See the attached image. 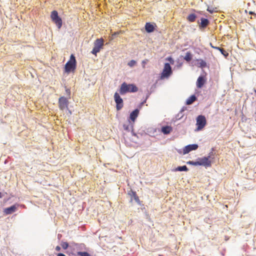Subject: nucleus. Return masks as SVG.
Wrapping results in <instances>:
<instances>
[{"label":"nucleus","mask_w":256,"mask_h":256,"mask_svg":"<svg viewBox=\"0 0 256 256\" xmlns=\"http://www.w3.org/2000/svg\"><path fill=\"white\" fill-rule=\"evenodd\" d=\"M138 90V88L134 84H127L126 82H123L120 89V93L121 94H124L127 92H134Z\"/></svg>","instance_id":"nucleus-1"},{"label":"nucleus","mask_w":256,"mask_h":256,"mask_svg":"<svg viewBox=\"0 0 256 256\" xmlns=\"http://www.w3.org/2000/svg\"><path fill=\"white\" fill-rule=\"evenodd\" d=\"M214 155L213 152H211L209 153L208 156H204L198 159L199 166H202L206 168L210 167L212 166V161L211 159H213L212 156Z\"/></svg>","instance_id":"nucleus-2"},{"label":"nucleus","mask_w":256,"mask_h":256,"mask_svg":"<svg viewBox=\"0 0 256 256\" xmlns=\"http://www.w3.org/2000/svg\"><path fill=\"white\" fill-rule=\"evenodd\" d=\"M76 60L74 54H71L70 60L65 65V71L66 72L74 70L76 68Z\"/></svg>","instance_id":"nucleus-3"},{"label":"nucleus","mask_w":256,"mask_h":256,"mask_svg":"<svg viewBox=\"0 0 256 256\" xmlns=\"http://www.w3.org/2000/svg\"><path fill=\"white\" fill-rule=\"evenodd\" d=\"M50 18L56 24L58 28H60L62 26V20L58 16L56 10H53L51 12Z\"/></svg>","instance_id":"nucleus-4"},{"label":"nucleus","mask_w":256,"mask_h":256,"mask_svg":"<svg viewBox=\"0 0 256 256\" xmlns=\"http://www.w3.org/2000/svg\"><path fill=\"white\" fill-rule=\"evenodd\" d=\"M104 46V40L102 38L97 39L94 42V47L92 51V53L96 55V54Z\"/></svg>","instance_id":"nucleus-5"},{"label":"nucleus","mask_w":256,"mask_h":256,"mask_svg":"<svg viewBox=\"0 0 256 256\" xmlns=\"http://www.w3.org/2000/svg\"><path fill=\"white\" fill-rule=\"evenodd\" d=\"M172 74V68L168 63H166L162 72L160 74L161 79L168 78Z\"/></svg>","instance_id":"nucleus-6"},{"label":"nucleus","mask_w":256,"mask_h":256,"mask_svg":"<svg viewBox=\"0 0 256 256\" xmlns=\"http://www.w3.org/2000/svg\"><path fill=\"white\" fill-rule=\"evenodd\" d=\"M206 121L204 116L200 115L198 116L196 118V126L197 130H202L206 125Z\"/></svg>","instance_id":"nucleus-7"},{"label":"nucleus","mask_w":256,"mask_h":256,"mask_svg":"<svg viewBox=\"0 0 256 256\" xmlns=\"http://www.w3.org/2000/svg\"><path fill=\"white\" fill-rule=\"evenodd\" d=\"M58 107L60 110L68 109V99L64 96H61L58 99Z\"/></svg>","instance_id":"nucleus-8"},{"label":"nucleus","mask_w":256,"mask_h":256,"mask_svg":"<svg viewBox=\"0 0 256 256\" xmlns=\"http://www.w3.org/2000/svg\"><path fill=\"white\" fill-rule=\"evenodd\" d=\"M114 99L116 103V108L117 110H120L124 106L123 100L116 92L114 94Z\"/></svg>","instance_id":"nucleus-9"},{"label":"nucleus","mask_w":256,"mask_h":256,"mask_svg":"<svg viewBox=\"0 0 256 256\" xmlns=\"http://www.w3.org/2000/svg\"><path fill=\"white\" fill-rule=\"evenodd\" d=\"M206 78L205 76H200L196 81V86L198 88H202L206 82Z\"/></svg>","instance_id":"nucleus-10"},{"label":"nucleus","mask_w":256,"mask_h":256,"mask_svg":"<svg viewBox=\"0 0 256 256\" xmlns=\"http://www.w3.org/2000/svg\"><path fill=\"white\" fill-rule=\"evenodd\" d=\"M198 148V145L196 144H189L183 149V153L184 154H188L192 150H196Z\"/></svg>","instance_id":"nucleus-11"},{"label":"nucleus","mask_w":256,"mask_h":256,"mask_svg":"<svg viewBox=\"0 0 256 256\" xmlns=\"http://www.w3.org/2000/svg\"><path fill=\"white\" fill-rule=\"evenodd\" d=\"M128 194L131 197L130 199V202L132 201V198L138 204H140V201L139 199L138 196H137L136 193V192L130 190L128 192Z\"/></svg>","instance_id":"nucleus-12"},{"label":"nucleus","mask_w":256,"mask_h":256,"mask_svg":"<svg viewBox=\"0 0 256 256\" xmlns=\"http://www.w3.org/2000/svg\"><path fill=\"white\" fill-rule=\"evenodd\" d=\"M200 28H206L210 24L209 20L205 18L200 19V22H198Z\"/></svg>","instance_id":"nucleus-13"},{"label":"nucleus","mask_w":256,"mask_h":256,"mask_svg":"<svg viewBox=\"0 0 256 256\" xmlns=\"http://www.w3.org/2000/svg\"><path fill=\"white\" fill-rule=\"evenodd\" d=\"M16 209H17L16 206L15 205H14L10 207L6 208L4 210V212L6 214H11L12 212H14L16 210Z\"/></svg>","instance_id":"nucleus-14"},{"label":"nucleus","mask_w":256,"mask_h":256,"mask_svg":"<svg viewBox=\"0 0 256 256\" xmlns=\"http://www.w3.org/2000/svg\"><path fill=\"white\" fill-rule=\"evenodd\" d=\"M139 114V110L138 109H136L134 111H132L130 116V118L134 122L138 116Z\"/></svg>","instance_id":"nucleus-15"},{"label":"nucleus","mask_w":256,"mask_h":256,"mask_svg":"<svg viewBox=\"0 0 256 256\" xmlns=\"http://www.w3.org/2000/svg\"><path fill=\"white\" fill-rule=\"evenodd\" d=\"M172 130V128L171 126H164L162 128L161 131L162 132L165 134H170Z\"/></svg>","instance_id":"nucleus-16"},{"label":"nucleus","mask_w":256,"mask_h":256,"mask_svg":"<svg viewBox=\"0 0 256 256\" xmlns=\"http://www.w3.org/2000/svg\"><path fill=\"white\" fill-rule=\"evenodd\" d=\"M145 28L148 32H152L154 30V26L153 24L150 22H146L145 25Z\"/></svg>","instance_id":"nucleus-17"},{"label":"nucleus","mask_w":256,"mask_h":256,"mask_svg":"<svg viewBox=\"0 0 256 256\" xmlns=\"http://www.w3.org/2000/svg\"><path fill=\"white\" fill-rule=\"evenodd\" d=\"M197 64L196 65L201 68H204L206 67V62L204 60H203L200 59V60H196Z\"/></svg>","instance_id":"nucleus-18"},{"label":"nucleus","mask_w":256,"mask_h":256,"mask_svg":"<svg viewBox=\"0 0 256 256\" xmlns=\"http://www.w3.org/2000/svg\"><path fill=\"white\" fill-rule=\"evenodd\" d=\"M196 18V16L194 14H191L188 16L187 20L190 22H194L195 21Z\"/></svg>","instance_id":"nucleus-19"},{"label":"nucleus","mask_w":256,"mask_h":256,"mask_svg":"<svg viewBox=\"0 0 256 256\" xmlns=\"http://www.w3.org/2000/svg\"><path fill=\"white\" fill-rule=\"evenodd\" d=\"M196 100V97L194 95H192V96H190L187 100H186V104H192V102H194L195 100Z\"/></svg>","instance_id":"nucleus-20"},{"label":"nucleus","mask_w":256,"mask_h":256,"mask_svg":"<svg viewBox=\"0 0 256 256\" xmlns=\"http://www.w3.org/2000/svg\"><path fill=\"white\" fill-rule=\"evenodd\" d=\"M184 59L188 62L192 60V54L190 52H188L186 54Z\"/></svg>","instance_id":"nucleus-21"},{"label":"nucleus","mask_w":256,"mask_h":256,"mask_svg":"<svg viewBox=\"0 0 256 256\" xmlns=\"http://www.w3.org/2000/svg\"><path fill=\"white\" fill-rule=\"evenodd\" d=\"M188 170V168L186 166H178L175 170V171H185L186 172Z\"/></svg>","instance_id":"nucleus-22"},{"label":"nucleus","mask_w":256,"mask_h":256,"mask_svg":"<svg viewBox=\"0 0 256 256\" xmlns=\"http://www.w3.org/2000/svg\"><path fill=\"white\" fill-rule=\"evenodd\" d=\"M61 246L64 250H66L68 247V244L67 242H62L61 243Z\"/></svg>","instance_id":"nucleus-23"},{"label":"nucleus","mask_w":256,"mask_h":256,"mask_svg":"<svg viewBox=\"0 0 256 256\" xmlns=\"http://www.w3.org/2000/svg\"><path fill=\"white\" fill-rule=\"evenodd\" d=\"M222 54H223L226 58L228 55V53L224 49L221 48L220 50Z\"/></svg>","instance_id":"nucleus-24"},{"label":"nucleus","mask_w":256,"mask_h":256,"mask_svg":"<svg viewBox=\"0 0 256 256\" xmlns=\"http://www.w3.org/2000/svg\"><path fill=\"white\" fill-rule=\"evenodd\" d=\"M186 163H187V164H191V165H193V166H199L198 160L196 161V162L188 161Z\"/></svg>","instance_id":"nucleus-25"},{"label":"nucleus","mask_w":256,"mask_h":256,"mask_svg":"<svg viewBox=\"0 0 256 256\" xmlns=\"http://www.w3.org/2000/svg\"><path fill=\"white\" fill-rule=\"evenodd\" d=\"M216 8H210L209 6L207 8V10L210 12V13L212 14L214 12H216Z\"/></svg>","instance_id":"nucleus-26"},{"label":"nucleus","mask_w":256,"mask_h":256,"mask_svg":"<svg viewBox=\"0 0 256 256\" xmlns=\"http://www.w3.org/2000/svg\"><path fill=\"white\" fill-rule=\"evenodd\" d=\"M136 64V62L134 60H131L130 62H128V65L130 67H132Z\"/></svg>","instance_id":"nucleus-27"},{"label":"nucleus","mask_w":256,"mask_h":256,"mask_svg":"<svg viewBox=\"0 0 256 256\" xmlns=\"http://www.w3.org/2000/svg\"><path fill=\"white\" fill-rule=\"evenodd\" d=\"M148 62V59H145L142 61V66L143 68H145V64Z\"/></svg>","instance_id":"nucleus-28"},{"label":"nucleus","mask_w":256,"mask_h":256,"mask_svg":"<svg viewBox=\"0 0 256 256\" xmlns=\"http://www.w3.org/2000/svg\"><path fill=\"white\" fill-rule=\"evenodd\" d=\"M123 128H124V130H128V131L130 130L128 124H124Z\"/></svg>","instance_id":"nucleus-29"},{"label":"nucleus","mask_w":256,"mask_h":256,"mask_svg":"<svg viewBox=\"0 0 256 256\" xmlns=\"http://www.w3.org/2000/svg\"><path fill=\"white\" fill-rule=\"evenodd\" d=\"M167 60H168V61H170V62L172 64H174V60H173V59H172V58H171V57H168V58H167Z\"/></svg>","instance_id":"nucleus-30"},{"label":"nucleus","mask_w":256,"mask_h":256,"mask_svg":"<svg viewBox=\"0 0 256 256\" xmlns=\"http://www.w3.org/2000/svg\"><path fill=\"white\" fill-rule=\"evenodd\" d=\"M66 93L68 94V96L70 97V89L68 88H66Z\"/></svg>","instance_id":"nucleus-31"},{"label":"nucleus","mask_w":256,"mask_h":256,"mask_svg":"<svg viewBox=\"0 0 256 256\" xmlns=\"http://www.w3.org/2000/svg\"><path fill=\"white\" fill-rule=\"evenodd\" d=\"M210 46H212V48H214V49H216V50H220V48H220V47H218V46H212V44H210Z\"/></svg>","instance_id":"nucleus-32"},{"label":"nucleus","mask_w":256,"mask_h":256,"mask_svg":"<svg viewBox=\"0 0 256 256\" xmlns=\"http://www.w3.org/2000/svg\"><path fill=\"white\" fill-rule=\"evenodd\" d=\"M56 251H58H58H60V246H56Z\"/></svg>","instance_id":"nucleus-33"},{"label":"nucleus","mask_w":256,"mask_h":256,"mask_svg":"<svg viewBox=\"0 0 256 256\" xmlns=\"http://www.w3.org/2000/svg\"><path fill=\"white\" fill-rule=\"evenodd\" d=\"M57 256H66V255L62 253H59L58 254Z\"/></svg>","instance_id":"nucleus-34"},{"label":"nucleus","mask_w":256,"mask_h":256,"mask_svg":"<svg viewBox=\"0 0 256 256\" xmlns=\"http://www.w3.org/2000/svg\"><path fill=\"white\" fill-rule=\"evenodd\" d=\"M249 14H254V15L256 16V14H255L254 12H251V11L249 12Z\"/></svg>","instance_id":"nucleus-35"},{"label":"nucleus","mask_w":256,"mask_h":256,"mask_svg":"<svg viewBox=\"0 0 256 256\" xmlns=\"http://www.w3.org/2000/svg\"><path fill=\"white\" fill-rule=\"evenodd\" d=\"M120 34L119 32H114L113 35H116V34Z\"/></svg>","instance_id":"nucleus-36"},{"label":"nucleus","mask_w":256,"mask_h":256,"mask_svg":"<svg viewBox=\"0 0 256 256\" xmlns=\"http://www.w3.org/2000/svg\"><path fill=\"white\" fill-rule=\"evenodd\" d=\"M2 197V193L0 192V198H1Z\"/></svg>","instance_id":"nucleus-37"},{"label":"nucleus","mask_w":256,"mask_h":256,"mask_svg":"<svg viewBox=\"0 0 256 256\" xmlns=\"http://www.w3.org/2000/svg\"><path fill=\"white\" fill-rule=\"evenodd\" d=\"M254 92H256V90H254Z\"/></svg>","instance_id":"nucleus-38"}]
</instances>
